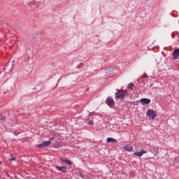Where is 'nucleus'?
Returning a JSON list of instances; mask_svg holds the SVG:
<instances>
[{
    "label": "nucleus",
    "mask_w": 179,
    "mask_h": 179,
    "mask_svg": "<svg viewBox=\"0 0 179 179\" xmlns=\"http://www.w3.org/2000/svg\"><path fill=\"white\" fill-rule=\"evenodd\" d=\"M128 94V92L127 90H120L117 91L115 95L117 99H120V100H122L125 98V96Z\"/></svg>",
    "instance_id": "obj_1"
},
{
    "label": "nucleus",
    "mask_w": 179,
    "mask_h": 179,
    "mask_svg": "<svg viewBox=\"0 0 179 179\" xmlns=\"http://www.w3.org/2000/svg\"><path fill=\"white\" fill-rule=\"evenodd\" d=\"M13 65H15V60L8 62L4 66L5 71H6V72H12V70L13 69Z\"/></svg>",
    "instance_id": "obj_2"
},
{
    "label": "nucleus",
    "mask_w": 179,
    "mask_h": 179,
    "mask_svg": "<svg viewBox=\"0 0 179 179\" xmlns=\"http://www.w3.org/2000/svg\"><path fill=\"white\" fill-rule=\"evenodd\" d=\"M49 145H51V142L50 141H43L41 144L38 145V148L41 149L43 148H47Z\"/></svg>",
    "instance_id": "obj_3"
},
{
    "label": "nucleus",
    "mask_w": 179,
    "mask_h": 179,
    "mask_svg": "<svg viewBox=\"0 0 179 179\" xmlns=\"http://www.w3.org/2000/svg\"><path fill=\"white\" fill-rule=\"evenodd\" d=\"M106 103L109 107H113L115 104V102L114 101V99H113L111 97H108L106 99Z\"/></svg>",
    "instance_id": "obj_4"
},
{
    "label": "nucleus",
    "mask_w": 179,
    "mask_h": 179,
    "mask_svg": "<svg viewBox=\"0 0 179 179\" xmlns=\"http://www.w3.org/2000/svg\"><path fill=\"white\" fill-rule=\"evenodd\" d=\"M172 57L173 58V59H178V57H179V48H175L173 54H172Z\"/></svg>",
    "instance_id": "obj_5"
},
{
    "label": "nucleus",
    "mask_w": 179,
    "mask_h": 179,
    "mask_svg": "<svg viewBox=\"0 0 179 179\" xmlns=\"http://www.w3.org/2000/svg\"><path fill=\"white\" fill-rule=\"evenodd\" d=\"M141 104L143 106H146L148 104H150V99H146V98H143L140 100Z\"/></svg>",
    "instance_id": "obj_6"
},
{
    "label": "nucleus",
    "mask_w": 179,
    "mask_h": 179,
    "mask_svg": "<svg viewBox=\"0 0 179 179\" xmlns=\"http://www.w3.org/2000/svg\"><path fill=\"white\" fill-rule=\"evenodd\" d=\"M123 149L126 150V152H134V147L131 145H124Z\"/></svg>",
    "instance_id": "obj_7"
},
{
    "label": "nucleus",
    "mask_w": 179,
    "mask_h": 179,
    "mask_svg": "<svg viewBox=\"0 0 179 179\" xmlns=\"http://www.w3.org/2000/svg\"><path fill=\"white\" fill-rule=\"evenodd\" d=\"M146 115L150 120H155V117H157V114L156 113H147Z\"/></svg>",
    "instance_id": "obj_8"
},
{
    "label": "nucleus",
    "mask_w": 179,
    "mask_h": 179,
    "mask_svg": "<svg viewBox=\"0 0 179 179\" xmlns=\"http://www.w3.org/2000/svg\"><path fill=\"white\" fill-rule=\"evenodd\" d=\"M145 153H148V152L142 150L140 152H134V156H137L138 157H142V156H143V155H145Z\"/></svg>",
    "instance_id": "obj_9"
},
{
    "label": "nucleus",
    "mask_w": 179,
    "mask_h": 179,
    "mask_svg": "<svg viewBox=\"0 0 179 179\" xmlns=\"http://www.w3.org/2000/svg\"><path fill=\"white\" fill-rule=\"evenodd\" d=\"M56 169L59 171H62V173H66V166H56Z\"/></svg>",
    "instance_id": "obj_10"
},
{
    "label": "nucleus",
    "mask_w": 179,
    "mask_h": 179,
    "mask_svg": "<svg viewBox=\"0 0 179 179\" xmlns=\"http://www.w3.org/2000/svg\"><path fill=\"white\" fill-rule=\"evenodd\" d=\"M134 86H135V85H134V83H130L127 85V89H130L131 90H132V89H134Z\"/></svg>",
    "instance_id": "obj_11"
},
{
    "label": "nucleus",
    "mask_w": 179,
    "mask_h": 179,
    "mask_svg": "<svg viewBox=\"0 0 179 179\" xmlns=\"http://www.w3.org/2000/svg\"><path fill=\"white\" fill-rule=\"evenodd\" d=\"M111 142H117V140L113 138H107V143H110Z\"/></svg>",
    "instance_id": "obj_12"
},
{
    "label": "nucleus",
    "mask_w": 179,
    "mask_h": 179,
    "mask_svg": "<svg viewBox=\"0 0 179 179\" xmlns=\"http://www.w3.org/2000/svg\"><path fill=\"white\" fill-rule=\"evenodd\" d=\"M148 74H146V73H144L143 76H142L141 78H140V80H141V82H143V79H145V78H148Z\"/></svg>",
    "instance_id": "obj_13"
},
{
    "label": "nucleus",
    "mask_w": 179,
    "mask_h": 179,
    "mask_svg": "<svg viewBox=\"0 0 179 179\" xmlns=\"http://www.w3.org/2000/svg\"><path fill=\"white\" fill-rule=\"evenodd\" d=\"M85 122L88 123V125H93V121L92 120H89V119H86L85 120Z\"/></svg>",
    "instance_id": "obj_14"
},
{
    "label": "nucleus",
    "mask_w": 179,
    "mask_h": 179,
    "mask_svg": "<svg viewBox=\"0 0 179 179\" xmlns=\"http://www.w3.org/2000/svg\"><path fill=\"white\" fill-rule=\"evenodd\" d=\"M0 120L1 121H5V115H3L2 113H0Z\"/></svg>",
    "instance_id": "obj_15"
},
{
    "label": "nucleus",
    "mask_w": 179,
    "mask_h": 179,
    "mask_svg": "<svg viewBox=\"0 0 179 179\" xmlns=\"http://www.w3.org/2000/svg\"><path fill=\"white\" fill-rule=\"evenodd\" d=\"M66 164H68L69 166H72V162L69 160H66Z\"/></svg>",
    "instance_id": "obj_16"
},
{
    "label": "nucleus",
    "mask_w": 179,
    "mask_h": 179,
    "mask_svg": "<svg viewBox=\"0 0 179 179\" xmlns=\"http://www.w3.org/2000/svg\"><path fill=\"white\" fill-rule=\"evenodd\" d=\"M16 158L13 157H11L10 158H9V161L10 162H13V160H15Z\"/></svg>",
    "instance_id": "obj_17"
},
{
    "label": "nucleus",
    "mask_w": 179,
    "mask_h": 179,
    "mask_svg": "<svg viewBox=\"0 0 179 179\" xmlns=\"http://www.w3.org/2000/svg\"><path fill=\"white\" fill-rule=\"evenodd\" d=\"M147 113H155V110H152V109H149Z\"/></svg>",
    "instance_id": "obj_18"
},
{
    "label": "nucleus",
    "mask_w": 179,
    "mask_h": 179,
    "mask_svg": "<svg viewBox=\"0 0 179 179\" xmlns=\"http://www.w3.org/2000/svg\"><path fill=\"white\" fill-rule=\"evenodd\" d=\"M79 175H80V176L82 178H85V176H83V173H80Z\"/></svg>",
    "instance_id": "obj_19"
},
{
    "label": "nucleus",
    "mask_w": 179,
    "mask_h": 179,
    "mask_svg": "<svg viewBox=\"0 0 179 179\" xmlns=\"http://www.w3.org/2000/svg\"><path fill=\"white\" fill-rule=\"evenodd\" d=\"M60 160H61V162H62V163H64V162H66V160H65V159H62V158H60Z\"/></svg>",
    "instance_id": "obj_20"
},
{
    "label": "nucleus",
    "mask_w": 179,
    "mask_h": 179,
    "mask_svg": "<svg viewBox=\"0 0 179 179\" xmlns=\"http://www.w3.org/2000/svg\"><path fill=\"white\" fill-rule=\"evenodd\" d=\"M80 65H81V67L83 66V64H81Z\"/></svg>",
    "instance_id": "obj_21"
}]
</instances>
